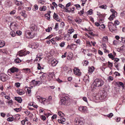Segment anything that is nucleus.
<instances>
[{
  "label": "nucleus",
  "instance_id": "69168bd1",
  "mask_svg": "<svg viewBox=\"0 0 125 125\" xmlns=\"http://www.w3.org/2000/svg\"><path fill=\"white\" fill-rule=\"evenodd\" d=\"M41 118V119L43 121L45 120L46 119V117L44 115H42Z\"/></svg>",
  "mask_w": 125,
  "mask_h": 125
},
{
  "label": "nucleus",
  "instance_id": "aec40b11",
  "mask_svg": "<svg viewBox=\"0 0 125 125\" xmlns=\"http://www.w3.org/2000/svg\"><path fill=\"white\" fill-rule=\"evenodd\" d=\"M53 17L54 19L56 20L57 21L59 20H58L59 17L58 15L55 13L54 14Z\"/></svg>",
  "mask_w": 125,
  "mask_h": 125
},
{
  "label": "nucleus",
  "instance_id": "58836bf2",
  "mask_svg": "<svg viewBox=\"0 0 125 125\" xmlns=\"http://www.w3.org/2000/svg\"><path fill=\"white\" fill-rule=\"evenodd\" d=\"M58 23H56L55 25L54 29H55L56 31H57L58 30Z\"/></svg>",
  "mask_w": 125,
  "mask_h": 125
},
{
  "label": "nucleus",
  "instance_id": "8fccbe9b",
  "mask_svg": "<svg viewBox=\"0 0 125 125\" xmlns=\"http://www.w3.org/2000/svg\"><path fill=\"white\" fill-rule=\"evenodd\" d=\"M15 85L17 88L19 87L20 86V84L19 83H15Z\"/></svg>",
  "mask_w": 125,
  "mask_h": 125
},
{
  "label": "nucleus",
  "instance_id": "7c9ffc66",
  "mask_svg": "<svg viewBox=\"0 0 125 125\" xmlns=\"http://www.w3.org/2000/svg\"><path fill=\"white\" fill-rule=\"evenodd\" d=\"M29 105L32 106L34 107L35 108H37L38 107V106L36 105L35 103H31L30 104V105Z\"/></svg>",
  "mask_w": 125,
  "mask_h": 125
},
{
  "label": "nucleus",
  "instance_id": "ea45409f",
  "mask_svg": "<svg viewBox=\"0 0 125 125\" xmlns=\"http://www.w3.org/2000/svg\"><path fill=\"white\" fill-rule=\"evenodd\" d=\"M92 9H90L87 12V14L88 15H91L92 14Z\"/></svg>",
  "mask_w": 125,
  "mask_h": 125
},
{
  "label": "nucleus",
  "instance_id": "cd10ccee",
  "mask_svg": "<svg viewBox=\"0 0 125 125\" xmlns=\"http://www.w3.org/2000/svg\"><path fill=\"white\" fill-rule=\"evenodd\" d=\"M42 56V55H39V56L38 55L37 56V57L36 59H35V60L36 61H38V59H39V60L40 61L41 60V59H42V58L40 56Z\"/></svg>",
  "mask_w": 125,
  "mask_h": 125
},
{
  "label": "nucleus",
  "instance_id": "2eb2a0df",
  "mask_svg": "<svg viewBox=\"0 0 125 125\" xmlns=\"http://www.w3.org/2000/svg\"><path fill=\"white\" fill-rule=\"evenodd\" d=\"M14 99L19 103H21L22 101L21 98L20 97H14Z\"/></svg>",
  "mask_w": 125,
  "mask_h": 125
},
{
  "label": "nucleus",
  "instance_id": "473e14b6",
  "mask_svg": "<svg viewBox=\"0 0 125 125\" xmlns=\"http://www.w3.org/2000/svg\"><path fill=\"white\" fill-rule=\"evenodd\" d=\"M14 119V117H9L7 119V121H12L13 120V119Z\"/></svg>",
  "mask_w": 125,
  "mask_h": 125
},
{
  "label": "nucleus",
  "instance_id": "c756f323",
  "mask_svg": "<svg viewBox=\"0 0 125 125\" xmlns=\"http://www.w3.org/2000/svg\"><path fill=\"white\" fill-rule=\"evenodd\" d=\"M75 21L78 23H81L82 21V20L81 19H76L75 20Z\"/></svg>",
  "mask_w": 125,
  "mask_h": 125
},
{
  "label": "nucleus",
  "instance_id": "f03ea898",
  "mask_svg": "<svg viewBox=\"0 0 125 125\" xmlns=\"http://www.w3.org/2000/svg\"><path fill=\"white\" fill-rule=\"evenodd\" d=\"M68 97L67 96H65L61 98L60 104L61 105L65 104L68 102L67 99Z\"/></svg>",
  "mask_w": 125,
  "mask_h": 125
},
{
  "label": "nucleus",
  "instance_id": "f257e3e1",
  "mask_svg": "<svg viewBox=\"0 0 125 125\" xmlns=\"http://www.w3.org/2000/svg\"><path fill=\"white\" fill-rule=\"evenodd\" d=\"M104 83V82L101 79L96 78L93 82L94 86L95 87H99L102 86Z\"/></svg>",
  "mask_w": 125,
  "mask_h": 125
},
{
  "label": "nucleus",
  "instance_id": "4c0bfd02",
  "mask_svg": "<svg viewBox=\"0 0 125 125\" xmlns=\"http://www.w3.org/2000/svg\"><path fill=\"white\" fill-rule=\"evenodd\" d=\"M36 81L35 80H32L31 82V84L34 86H36Z\"/></svg>",
  "mask_w": 125,
  "mask_h": 125
},
{
  "label": "nucleus",
  "instance_id": "f8f14e48",
  "mask_svg": "<svg viewBox=\"0 0 125 125\" xmlns=\"http://www.w3.org/2000/svg\"><path fill=\"white\" fill-rule=\"evenodd\" d=\"M116 85H118V86L119 87L121 86L123 89H124L125 87V86L123 83L121 82H117L116 83Z\"/></svg>",
  "mask_w": 125,
  "mask_h": 125
},
{
  "label": "nucleus",
  "instance_id": "f704fd0d",
  "mask_svg": "<svg viewBox=\"0 0 125 125\" xmlns=\"http://www.w3.org/2000/svg\"><path fill=\"white\" fill-rule=\"evenodd\" d=\"M9 105H12L13 103V101L12 100H9L8 102H7Z\"/></svg>",
  "mask_w": 125,
  "mask_h": 125
},
{
  "label": "nucleus",
  "instance_id": "de8ad7c7",
  "mask_svg": "<svg viewBox=\"0 0 125 125\" xmlns=\"http://www.w3.org/2000/svg\"><path fill=\"white\" fill-rule=\"evenodd\" d=\"M119 22L118 21L116 20L115 21L114 25L116 26V25H118L119 24Z\"/></svg>",
  "mask_w": 125,
  "mask_h": 125
},
{
  "label": "nucleus",
  "instance_id": "a18cd8bd",
  "mask_svg": "<svg viewBox=\"0 0 125 125\" xmlns=\"http://www.w3.org/2000/svg\"><path fill=\"white\" fill-rule=\"evenodd\" d=\"M86 43L87 45L89 46H92L90 42L88 41H86Z\"/></svg>",
  "mask_w": 125,
  "mask_h": 125
},
{
  "label": "nucleus",
  "instance_id": "4d7b16f0",
  "mask_svg": "<svg viewBox=\"0 0 125 125\" xmlns=\"http://www.w3.org/2000/svg\"><path fill=\"white\" fill-rule=\"evenodd\" d=\"M65 45V42H62V43L60 44V46L61 47H63Z\"/></svg>",
  "mask_w": 125,
  "mask_h": 125
},
{
  "label": "nucleus",
  "instance_id": "49530a36",
  "mask_svg": "<svg viewBox=\"0 0 125 125\" xmlns=\"http://www.w3.org/2000/svg\"><path fill=\"white\" fill-rule=\"evenodd\" d=\"M21 15L25 18L27 16V14L25 12H22Z\"/></svg>",
  "mask_w": 125,
  "mask_h": 125
},
{
  "label": "nucleus",
  "instance_id": "3c124183",
  "mask_svg": "<svg viewBox=\"0 0 125 125\" xmlns=\"http://www.w3.org/2000/svg\"><path fill=\"white\" fill-rule=\"evenodd\" d=\"M27 92L28 94H29L31 92V88L28 87L27 89Z\"/></svg>",
  "mask_w": 125,
  "mask_h": 125
},
{
  "label": "nucleus",
  "instance_id": "09e8293b",
  "mask_svg": "<svg viewBox=\"0 0 125 125\" xmlns=\"http://www.w3.org/2000/svg\"><path fill=\"white\" fill-rule=\"evenodd\" d=\"M21 109V108H15L14 109V110L16 111V112H18L20 111Z\"/></svg>",
  "mask_w": 125,
  "mask_h": 125
},
{
  "label": "nucleus",
  "instance_id": "79ce46f5",
  "mask_svg": "<svg viewBox=\"0 0 125 125\" xmlns=\"http://www.w3.org/2000/svg\"><path fill=\"white\" fill-rule=\"evenodd\" d=\"M16 34L20 35L21 34L22 32L18 30L16 31Z\"/></svg>",
  "mask_w": 125,
  "mask_h": 125
},
{
  "label": "nucleus",
  "instance_id": "0e129e2a",
  "mask_svg": "<svg viewBox=\"0 0 125 125\" xmlns=\"http://www.w3.org/2000/svg\"><path fill=\"white\" fill-rule=\"evenodd\" d=\"M83 99L84 101L86 102H87V98L85 97H84L83 98Z\"/></svg>",
  "mask_w": 125,
  "mask_h": 125
},
{
  "label": "nucleus",
  "instance_id": "a878e982",
  "mask_svg": "<svg viewBox=\"0 0 125 125\" xmlns=\"http://www.w3.org/2000/svg\"><path fill=\"white\" fill-rule=\"evenodd\" d=\"M108 56L110 58H111L112 60H114V56H113L112 53H110L108 54Z\"/></svg>",
  "mask_w": 125,
  "mask_h": 125
},
{
  "label": "nucleus",
  "instance_id": "5fc2aeb1",
  "mask_svg": "<svg viewBox=\"0 0 125 125\" xmlns=\"http://www.w3.org/2000/svg\"><path fill=\"white\" fill-rule=\"evenodd\" d=\"M30 36V37L32 38H33L34 36V35H33V36L32 35L31 36V33L30 32H29L27 33Z\"/></svg>",
  "mask_w": 125,
  "mask_h": 125
},
{
  "label": "nucleus",
  "instance_id": "13d9d810",
  "mask_svg": "<svg viewBox=\"0 0 125 125\" xmlns=\"http://www.w3.org/2000/svg\"><path fill=\"white\" fill-rule=\"evenodd\" d=\"M54 39H51L50 40L51 42L53 44H54L55 43V42L54 40Z\"/></svg>",
  "mask_w": 125,
  "mask_h": 125
},
{
  "label": "nucleus",
  "instance_id": "4be33fe9",
  "mask_svg": "<svg viewBox=\"0 0 125 125\" xmlns=\"http://www.w3.org/2000/svg\"><path fill=\"white\" fill-rule=\"evenodd\" d=\"M25 73H29L31 72L30 69L29 68L24 69H23Z\"/></svg>",
  "mask_w": 125,
  "mask_h": 125
},
{
  "label": "nucleus",
  "instance_id": "72a5a7b5",
  "mask_svg": "<svg viewBox=\"0 0 125 125\" xmlns=\"http://www.w3.org/2000/svg\"><path fill=\"white\" fill-rule=\"evenodd\" d=\"M10 34L12 37H14L15 36L16 34L15 32L14 31H12L10 32Z\"/></svg>",
  "mask_w": 125,
  "mask_h": 125
},
{
  "label": "nucleus",
  "instance_id": "338daca9",
  "mask_svg": "<svg viewBox=\"0 0 125 125\" xmlns=\"http://www.w3.org/2000/svg\"><path fill=\"white\" fill-rule=\"evenodd\" d=\"M39 2L42 4H43L45 2L44 0H40L39 1Z\"/></svg>",
  "mask_w": 125,
  "mask_h": 125
},
{
  "label": "nucleus",
  "instance_id": "bf43d9fd",
  "mask_svg": "<svg viewBox=\"0 0 125 125\" xmlns=\"http://www.w3.org/2000/svg\"><path fill=\"white\" fill-rule=\"evenodd\" d=\"M67 54V52H65L62 56V58L65 57H66Z\"/></svg>",
  "mask_w": 125,
  "mask_h": 125
},
{
  "label": "nucleus",
  "instance_id": "e433bc0d",
  "mask_svg": "<svg viewBox=\"0 0 125 125\" xmlns=\"http://www.w3.org/2000/svg\"><path fill=\"white\" fill-rule=\"evenodd\" d=\"M45 17H46V18L47 19L49 20L50 18V14H49V13H48L47 14H46L45 15Z\"/></svg>",
  "mask_w": 125,
  "mask_h": 125
},
{
  "label": "nucleus",
  "instance_id": "1a4fd4ad",
  "mask_svg": "<svg viewBox=\"0 0 125 125\" xmlns=\"http://www.w3.org/2000/svg\"><path fill=\"white\" fill-rule=\"evenodd\" d=\"M17 25L15 23L13 22H12L10 23V28L11 29V28H13L14 30H16L17 29Z\"/></svg>",
  "mask_w": 125,
  "mask_h": 125
},
{
  "label": "nucleus",
  "instance_id": "b1692460",
  "mask_svg": "<svg viewBox=\"0 0 125 125\" xmlns=\"http://www.w3.org/2000/svg\"><path fill=\"white\" fill-rule=\"evenodd\" d=\"M46 9V7L45 6L41 7L39 8V9L41 11H45Z\"/></svg>",
  "mask_w": 125,
  "mask_h": 125
},
{
  "label": "nucleus",
  "instance_id": "c03bdc74",
  "mask_svg": "<svg viewBox=\"0 0 125 125\" xmlns=\"http://www.w3.org/2000/svg\"><path fill=\"white\" fill-rule=\"evenodd\" d=\"M14 19L17 20H20L21 19V18L19 16H15L14 17Z\"/></svg>",
  "mask_w": 125,
  "mask_h": 125
},
{
  "label": "nucleus",
  "instance_id": "4468645a",
  "mask_svg": "<svg viewBox=\"0 0 125 125\" xmlns=\"http://www.w3.org/2000/svg\"><path fill=\"white\" fill-rule=\"evenodd\" d=\"M58 63V61L56 60H53L51 62V65L53 66H55Z\"/></svg>",
  "mask_w": 125,
  "mask_h": 125
},
{
  "label": "nucleus",
  "instance_id": "ddd939ff",
  "mask_svg": "<svg viewBox=\"0 0 125 125\" xmlns=\"http://www.w3.org/2000/svg\"><path fill=\"white\" fill-rule=\"evenodd\" d=\"M88 73L89 74H91L94 71V68L93 66H91L88 68Z\"/></svg>",
  "mask_w": 125,
  "mask_h": 125
},
{
  "label": "nucleus",
  "instance_id": "9d476101",
  "mask_svg": "<svg viewBox=\"0 0 125 125\" xmlns=\"http://www.w3.org/2000/svg\"><path fill=\"white\" fill-rule=\"evenodd\" d=\"M8 76L5 74H2L0 77L1 80L3 81H4L7 79Z\"/></svg>",
  "mask_w": 125,
  "mask_h": 125
},
{
  "label": "nucleus",
  "instance_id": "20e7f679",
  "mask_svg": "<svg viewBox=\"0 0 125 125\" xmlns=\"http://www.w3.org/2000/svg\"><path fill=\"white\" fill-rule=\"evenodd\" d=\"M29 53L30 52L29 51H26L24 50H21L18 52V54L20 56H22L29 54Z\"/></svg>",
  "mask_w": 125,
  "mask_h": 125
},
{
  "label": "nucleus",
  "instance_id": "a211bd4d",
  "mask_svg": "<svg viewBox=\"0 0 125 125\" xmlns=\"http://www.w3.org/2000/svg\"><path fill=\"white\" fill-rule=\"evenodd\" d=\"M67 59L68 60H71L73 58V54L71 53H70L67 56Z\"/></svg>",
  "mask_w": 125,
  "mask_h": 125
},
{
  "label": "nucleus",
  "instance_id": "bb28decb",
  "mask_svg": "<svg viewBox=\"0 0 125 125\" xmlns=\"http://www.w3.org/2000/svg\"><path fill=\"white\" fill-rule=\"evenodd\" d=\"M74 31V29L72 28H71L68 30V33L70 34L72 33Z\"/></svg>",
  "mask_w": 125,
  "mask_h": 125
},
{
  "label": "nucleus",
  "instance_id": "7ed1b4c3",
  "mask_svg": "<svg viewBox=\"0 0 125 125\" xmlns=\"http://www.w3.org/2000/svg\"><path fill=\"white\" fill-rule=\"evenodd\" d=\"M108 27L110 31L112 32L116 30V27L112 23H110L109 24Z\"/></svg>",
  "mask_w": 125,
  "mask_h": 125
},
{
  "label": "nucleus",
  "instance_id": "603ef678",
  "mask_svg": "<svg viewBox=\"0 0 125 125\" xmlns=\"http://www.w3.org/2000/svg\"><path fill=\"white\" fill-rule=\"evenodd\" d=\"M89 63L87 61H85L84 62V63L83 64V66H86L88 65Z\"/></svg>",
  "mask_w": 125,
  "mask_h": 125
},
{
  "label": "nucleus",
  "instance_id": "864d4df0",
  "mask_svg": "<svg viewBox=\"0 0 125 125\" xmlns=\"http://www.w3.org/2000/svg\"><path fill=\"white\" fill-rule=\"evenodd\" d=\"M105 28V25L104 24H102L99 27L100 29H101V28L104 29Z\"/></svg>",
  "mask_w": 125,
  "mask_h": 125
},
{
  "label": "nucleus",
  "instance_id": "774afa93",
  "mask_svg": "<svg viewBox=\"0 0 125 125\" xmlns=\"http://www.w3.org/2000/svg\"><path fill=\"white\" fill-rule=\"evenodd\" d=\"M118 42V41L117 40H114L113 42V44L115 45H116Z\"/></svg>",
  "mask_w": 125,
  "mask_h": 125
},
{
  "label": "nucleus",
  "instance_id": "39448f33",
  "mask_svg": "<svg viewBox=\"0 0 125 125\" xmlns=\"http://www.w3.org/2000/svg\"><path fill=\"white\" fill-rule=\"evenodd\" d=\"M75 123L77 125H82L83 124V119L81 118L77 119L75 120Z\"/></svg>",
  "mask_w": 125,
  "mask_h": 125
},
{
  "label": "nucleus",
  "instance_id": "9b49d317",
  "mask_svg": "<svg viewBox=\"0 0 125 125\" xmlns=\"http://www.w3.org/2000/svg\"><path fill=\"white\" fill-rule=\"evenodd\" d=\"M86 108L85 106H80L79 107L78 109L81 112L85 113L86 111Z\"/></svg>",
  "mask_w": 125,
  "mask_h": 125
},
{
  "label": "nucleus",
  "instance_id": "0eeeda50",
  "mask_svg": "<svg viewBox=\"0 0 125 125\" xmlns=\"http://www.w3.org/2000/svg\"><path fill=\"white\" fill-rule=\"evenodd\" d=\"M8 71L12 73H17L18 71V69L15 67H13L9 69Z\"/></svg>",
  "mask_w": 125,
  "mask_h": 125
},
{
  "label": "nucleus",
  "instance_id": "6e6552de",
  "mask_svg": "<svg viewBox=\"0 0 125 125\" xmlns=\"http://www.w3.org/2000/svg\"><path fill=\"white\" fill-rule=\"evenodd\" d=\"M74 73L78 76L81 75V73L80 72V70L77 68H74L73 70Z\"/></svg>",
  "mask_w": 125,
  "mask_h": 125
},
{
  "label": "nucleus",
  "instance_id": "c85d7f7f",
  "mask_svg": "<svg viewBox=\"0 0 125 125\" xmlns=\"http://www.w3.org/2000/svg\"><path fill=\"white\" fill-rule=\"evenodd\" d=\"M14 62L16 63H18L21 62V61L18 58H16Z\"/></svg>",
  "mask_w": 125,
  "mask_h": 125
},
{
  "label": "nucleus",
  "instance_id": "c9c22d12",
  "mask_svg": "<svg viewBox=\"0 0 125 125\" xmlns=\"http://www.w3.org/2000/svg\"><path fill=\"white\" fill-rule=\"evenodd\" d=\"M38 9V6L36 5H35L34 6L32 9L34 11H36Z\"/></svg>",
  "mask_w": 125,
  "mask_h": 125
},
{
  "label": "nucleus",
  "instance_id": "6ab92c4d",
  "mask_svg": "<svg viewBox=\"0 0 125 125\" xmlns=\"http://www.w3.org/2000/svg\"><path fill=\"white\" fill-rule=\"evenodd\" d=\"M15 4L18 6L21 5L22 4V2L21 1L19 2L16 0L15 1Z\"/></svg>",
  "mask_w": 125,
  "mask_h": 125
},
{
  "label": "nucleus",
  "instance_id": "412c9836",
  "mask_svg": "<svg viewBox=\"0 0 125 125\" xmlns=\"http://www.w3.org/2000/svg\"><path fill=\"white\" fill-rule=\"evenodd\" d=\"M5 44V42L4 41H0V48L4 46Z\"/></svg>",
  "mask_w": 125,
  "mask_h": 125
},
{
  "label": "nucleus",
  "instance_id": "2f4dec72",
  "mask_svg": "<svg viewBox=\"0 0 125 125\" xmlns=\"http://www.w3.org/2000/svg\"><path fill=\"white\" fill-rule=\"evenodd\" d=\"M99 7L100 8L106 9L107 6L105 5H101L99 6Z\"/></svg>",
  "mask_w": 125,
  "mask_h": 125
},
{
  "label": "nucleus",
  "instance_id": "a19ab883",
  "mask_svg": "<svg viewBox=\"0 0 125 125\" xmlns=\"http://www.w3.org/2000/svg\"><path fill=\"white\" fill-rule=\"evenodd\" d=\"M52 28L51 27H48L47 29H46L45 30V31H46L47 32H50V31L52 30Z\"/></svg>",
  "mask_w": 125,
  "mask_h": 125
},
{
  "label": "nucleus",
  "instance_id": "423d86ee",
  "mask_svg": "<svg viewBox=\"0 0 125 125\" xmlns=\"http://www.w3.org/2000/svg\"><path fill=\"white\" fill-rule=\"evenodd\" d=\"M29 47L33 49H36L38 47L39 44H36L35 43H29Z\"/></svg>",
  "mask_w": 125,
  "mask_h": 125
},
{
  "label": "nucleus",
  "instance_id": "e2e57ef3",
  "mask_svg": "<svg viewBox=\"0 0 125 125\" xmlns=\"http://www.w3.org/2000/svg\"><path fill=\"white\" fill-rule=\"evenodd\" d=\"M114 17H113V16H112L111 15L109 18V19L111 21L113 20Z\"/></svg>",
  "mask_w": 125,
  "mask_h": 125
},
{
  "label": "nucleus",
  "instance_id": "6e6d98bb",
  "mask_svg": "<svg viewBox=\"0 0 125 125\" xmlns=\"http://www.w3.org/2000/svg\"><path fill=\"white\" fill-rule=\"evenodd\" d=\"M42 81H36V85H38V84H42Z\"/></svg>",
  "mask_w": 125,
  "mask_h": 125
},
{
  "label": "nucleus",
  "instance_id": "5701e85b",
  "mask_svg": "<svg viewBox=\"0 0 125 125\" xmlns=\"http://www.w3.org/2000/svg\"><path fill=\"white\" fill-rule=\"evenodd\" d=\"M58 115L61 117H62L64 116V114L60 111H59L58 113Z\"/></svg>",
  "mask_w": 125,
  "mask_h": 125
},
{
  "label": "nucleus",
  "instance_id": "f3484780",
  "mask_svg": "<svg viewBox=\"0 0 125 125\" xmlns=\"http://www.w3.org/2000/svg\"><path fill=\"white\" fill-rule=\"evenodd\" d=\"M46 99L41 97L40 102L42 103L45 104L46 102Z\"/></svg>",
  "mask_w": 125,
  "mask_h": 125
},
{
  "label": "nucleus",
  "instance_id": "393cba45",
  "mask_svg": "<svg viewBox=\"0 0 125 125\" xmlns=\"http://www.w3.org/2000/svg\"><path fill=\"white\" fill-rule=\"evenodd\" d=\"M64 38L67 41L70 40L71 39V37L70 35L68 34L67 35V36H65Z\"/></svg>",
  "mask_w": 125,
  "mask_h": 125
},
{
  "label": "nucleus",
  "instance_id": "dca6fc26",
  "mask_svg": "<svg viewBox=\"0 0 125 125\" xmlns=\"http://www.w3.org/2000/svg\"><path fill=\"white\" fill-rule=\"evenodd\" d=\"M30 28L31 30L36 31L37 30V26L35 24L32 25L30 27Z\"/></svg>",
  "mask_w": 125,
  "mask_h": 125
},
{
  "label": "nucleus",
  "instance_id": "052dcab7",
  "mask_svg": "<svg viewBox=\"0 0 125 125\" xmlns=\"http://www.w3.org/2000/svg\"><path fill=\"white\" fill-rule=\"evenodd\" d=\"M103 41H106L107 40V36L104 37L103 38Z\"/></svg>",
  "mask_w": 125,
  "mask_h": 125
},
{
  "label": "nucleus",
  "instance_id": "680f3d73",
  "mask_svg": "<svg viewBox=\"0 0 125 125\" xmlns=\"http://www.w3.org/2000/svg\"><path fill=\"white\" fill-rule=\"evenodd\" d=\"M113 115V113H111L107 115V116L109 117H112Z\"/></svg>",
  "mask_w": 125,
  "mask_h": 125
},
{
  "label": "nucleus",
  "instance_id": "37998d69",
  "mask_svg": "<svg viewBox=\"0 0 125 125\" xmlns=\"http://www.w3.org/2000/svg\"><path fill=\"white\" fill-rule=\"evenodd\" d=\"M81 1L82 2L81 5L83 6L85 4V2L87 1V0H81Z\"/></svg>",
  "mask_w": 125,
  "mask_h": 125
}]
</instances>
